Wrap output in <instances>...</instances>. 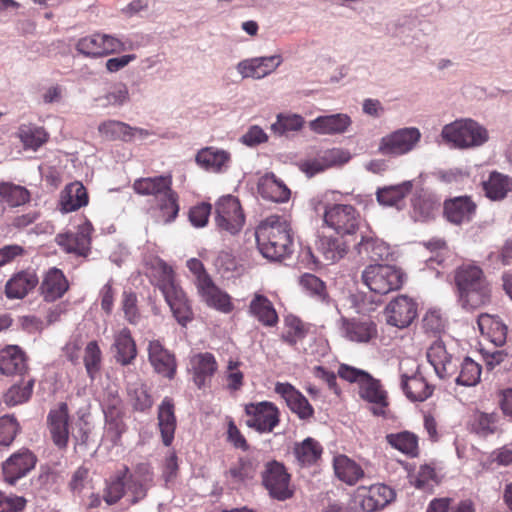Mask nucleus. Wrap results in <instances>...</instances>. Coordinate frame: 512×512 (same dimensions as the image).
Segmentation results:
<instances>
[{
  "instance_id": "obj_1",
  "label": "nucleus",
  "mask_w": 512,
  "mask_h": 512,
  "mask_svg": "<svg viewBox=\"0 0 512 512\" xmlns=\"http://www.w3.org/2000/svg\"><path fill=\"white\" fill-rule=\"evenodd\" d=\"M260 253L272 261H281L293 253L294 237L290 223L282 216L270 215L255 230Z\"/></svg>"
},
{
  "instance_id": "obj_2",
  "label": "nucleus",
  "mask_w": 512,
  "mask_h": 512,
  "mask_svg": "<svg viewBox=\"0 0 512 512\" xmlns=\"http://www.w3.org/2000/svg\"><path fill=\"white\" fill-rule=\"evenodd\" d=\"M455 283L464 309L476 310L490 302L491 289L480 267L463 264L456 270Z\"/></svg>"
},
{
  "instance_id": "obj_3",
  "label": "nucleus",
  "mask_w": 512,
  "mask_h": 512,
  "mask_svg": "<svg viewBox=\"0 0 512 512\" xmlns=\"http://www.w3.org/2000/svg\"><path fill=\"white\" fill-rule=\"evenodd\" d=\"M442 138L460 149L483 145L488 141V131L472 119H460L447 124L441 132Z\"/></svg>"
},
{
  "instance_id": "obj_4",
  "label": "nucleus",
  "mask_w": 512,
  "mask_h": 512,
  "mask_svg": "<svg viewBox=\"0 0 512 512\" xmlns=\"http://www.w3.org/2000/svg\"><path fill=\"white\" fill-rule=\"evenodd\" d=\"M396 493L388 485H361L353 492L347 512H377L395 500Z\"/></svg>"
},
{
  "instance_id": "obj_5",
  "label": "nucleus",
  "mask_w": 512,
  "mask_h": 512,
  "mask_svg": "<svg viewBox=\"0 0 512 512\" xmlns=\"http://www.w3.org/2000/svg\"><path fill=\"white\" fill-rule=\"evenodd\" d=\"M324 223L338 235H354L364 222L360 211L351 204H327L323 215Z\"/></svg>"
},
{
  "instance_id": "obj_6",
  "label": "nucleus",
  "mask_w": 512,
  "mask_h": 512,
  "mask_svg": "<svg viewBox=\"0 0 512 512\" xmlns=\"http://www.w3.org/2000/svg\"><path fill=\"white\" fill-rule=\"evenodd\" d=\"M404 278L405 274L402 270L391 265H369L362 273L363 283L372 292L380 295L400 289L403 286Z\"/></svg>"
},
{
  "instance_id": "obj_7",
  "label": "nucleus",
  "mask_w": 512,
  "mask_h": 512,
  "mask_svg": "<svg viewBox=\"0 0 512 512\" xmlns=\"http://www.w3.org/2000/svg\"><path fill=\"white\" fill-rule=\"evenodd\" d=\"M186 266L195 277V285L201 299L210 307L224 311V294L207 274L203 263L197 258L187 260Z\"/></svg>"
},
{
  "instance_id": "obj_8",
  "label": "nucleus",
  "mask_w": 512,
  "mask_h": 512,
  "mask_svg": "<svg viewBox=\"0 0 512 512\" xmlns=\"http://www.w3.org/2000/svg\"><path fill=\"white\" fill-rule=\"evenodd\" d=\"M290 482L291 475L284 464L273 460L265 465L262 473V483L272 498L279 501L290 499L294 494Z\"/></svg>"
},
{
  "instance_id": "obj_9",
  "label": "nucleus",
  "mask_w": 512,
  "mask_h": 512,
  "mask_svg": "<svg viewBox=\"0 0 512 512\" xmlns=\"http://www.w3.org/2000/svg\"><path fill=\"white\" fill-rule=\"evenodd\" d=\"M130 48V46H127L126 43L120 39L101 33L83 37L76 43V50L80 54L91 58L126 51Z\"/></svg>"
},
{
  "instance_id": "obj_10",
  "label": "nucleus",
  "mask_w": 512,
  "mask_h": 512,
  "mask_svg": "<svg viewBox=\"0 0 512 512\" xmlns=\"http://www.w3.org/2000/svg\"><path fill=\"white\" fill-rule=\"evenodd\" d=\"M420 139L421 133L418 128H401L382 137L378 151L385 156H401L412 151Z\"/></svg>"
},
{
  "instance_id": "obj_11",
  "label": "nucleus",
  "mask_w": 512,
  "mask_h": 512,
  "mask_svg": "<svg viewBox=\"0 0 512 512\" xmlns=\"http://www.w3.org/2000/svg\"><path fill=\"white\" fill-rule=\"evenodd\" d=\"M246 424L260 433H270L280 423L278 407L269 401L245 405Z\"/></svg>"
},
{
  "instance_id": "obj_12",
  "label": "nucleus",
  "mask_w": 512,
  "mask_h": 512,
  "mask_svg": "<svg viewBox=\"0 0 512 512\" xmlns=\"http://www.w3.org/2000/svg\"><path fill=\"white\" fill-rule=\"evenodd\" d=\"M418 315L417 302L407 295H399L391 300L385 308L388 325L404 329L409 327Z\"/></svg>"
},
{
  "instance_id": "obj_13",
  "label": "nucleus",
  "mask_w": 512,
  "mask_h": 512,
  "mask_svg": "<svg viewBox=\"0 0 512 512\" xmlns=\"http://www.w3.org/2000/svg\"><path fill=\"white\" fill-rule=\"evenodd\" d=\"M37 463V457L27 448L19 449L8 457L2 464L4 480L15 485L16 482L25 477Z\"/></svg>"
},
{
  "instance_id": "obj_14",
  "label": "nucleus",
  "mask_w": 512,
  "mask_h": 512,
  "mask_svg": "<svg viewBox=\"0 0 512 512\" xmlns=\"http://www.w3.org/2000/svg\"><path fill=\"white\" fill-rule=\"evenodd\" d=\"M125 486L130 502L136 504L143 500L150 488L154 486V473L148 463H139L125 479Z\"/></svg>"
},
{
  "instance_id": "obj_15",
  "label": "nucleus",
  "mask_w": 512,
  "mask_h": 512,
  "mask_svg": "<svg viewBox=\"0 0 512 512\" xmlns=\"http://www.w3.org/2000/svg\"><path fill=\"white\" fill-rule=\"evenodd\" d=\"M341 332L351 342L368 343L378 335L377 324L370 317H342Z\"/></svg>"
},
{
  "instance_id": "obj_16",
  "label": "nucleus",
  "mask_w": 512,
  "mask_h": 512,
  "mask_svg": "<svg viewBox=\"0 0 512 512\" xmlns=\"http://www.w3.org/2000/svg\"><path fill=\"white\" fill-rule=\"evenodd\" d=\"M92 231L91 223L86 221L78 226L75 233L58 234L55 241L65 252L86 257L90 251Z\"/></svg>"
},
{
  "instance_id": "obj_17",
  "label": "nucleus",
  "mask_w": 512,
  "mask_h": 512,
  "mask_svg": "<svg viewBox=\"0 0 512 512\" xmlns=\"http://www.w3.org/2000/svg\"><path fill=\"white\" fill-rule=\"evenodd\" d=\"M148 360L154 371L169 380L173 379L177 362L173 352L168 350L159 340H152L148 343Z\"/></svg>"
},
{
  "instance_id": "obj_18",
  "label": "nucleus",
  "mask_w": 512,
  "mask_h": 512,
  "mask_svg": "<svg viewBox=\"0 0 512 512\" xmlns=\"http://www.w3.org/2000/svg\"><path fill=\"white\" fill-rule=\"evenodd\" d=\"M47 426L53 443L59 449H65L69 441V412L66 403H60L49 411Z\"/></svg>"
},
{
  "instance_id": "obj_19",
  "label": "nucleus",
  "mask_w": 512,
  "mask_h": 512,
  "mask_svg": "<svg viewBox=\"0 0 512 512\" xmlns=\"http://www.w3.org/2000/svg\"><path fill=\"white\" fill-rule=\"evenodd\" d=\"M427 359L441 379L454 376L458 370V359L447 351L442 341H435L430 345Z\"/></svg>"
},
{
  "instance_id": "obj_20",
  "label": "nucleus",
  "mask_w": 512,
  "mask_h": 512,
  "mask_svg": "<svg viewBox=\"0 0 512 512\" xmlns=\"http://www.w3.org/2000/svg\"><path fill=\"white\" fill-rule=\"evenodd\" d=\"M275 392L300 419L307 420L314 415V409L307 398L290 383H276Z\"/></svg>"
},
{
  "instance_id": "obj_21",
  "label": "nucleus",
  "mask_w": 512,
  "mask_h": 512,
  "mask_svg": "<svg viewBox=\"0 0 512 512\" xmlns=\"http://www.w3.org/2000/svg\"><path fill=\"white\" fill-rule=\"evenodd\" d=\"M477 205L469 196H459L444 202V216L453 224L470 222L476 213Z\"/></svg>"
},
{
  "instance_id": "obj_22",
  "label": "nucleus",
  "mask_w": 512,
  "mask_h": 512,
  "mask_svg": "<svg viewBox=\"0 0 512 512\" xmlns=\"http://www.w3.org/2000/svg\"><path fill=\"white\" fill-rule=\"evenodd\" d=\"M39 283L38 276L32 270H22L13 274L5 284L4 293L10 300L26 297Z\"/></svg>"
},
{
  "instance_id": "obj_23",
  "label": "nucleus",
  "mask_w": 512,
  "mask_h": 512,
  "mask_svg": "<svg viewBox=\"0 0 512 512\" xmlns=\"http://www.w3.org/2000/svg\"><path fill=\"white\" fill-rule=\"evenodd\" d=\"M359 395L362 399L372 403L371 411L376 416H385V408L388 406L386 391L382 388L379 380L374 379L370 374L359 385Z\"/></svg>"
},
{
  "instance_id": "obj_24",
  "label": "nucleus",
  "mask_w": 512,
  "mask_h": 512,
  "mask_svg": "<svg viewBox=\"0 0 512 512\" xmlns=\"http://www.w3.org/2000/svg\"><path fill=\"white\" fill-rule=\"evenodd\" d=\"M279 55L244 60L238 64V71L243 77L260 79L272 73L281 64Z\"/></svg>"
},
{
  "instance_id": "obj_25",
  "label": "nucleus",
  "mask_w": 512,
  "mask_h": 512,
  "mask_svg": "<svg viewBox=\"0 0 512 512\" xmlns=\"http://www.w3.org/2000/svg\"><path fill=\"white\" fill-rule=\"evenodd\" d=\"M26 369V356L19 346L8 345L0 350V373L2 375H22Z\"/></svg>"
},
{
  "instance_id": "obj_26",
  "label": "nucleus",
  "mask_w": 512,
  "mask_h": 512,
  "mask_svg": "<svg viewBox=\"0 0 512 512\" xmlns=\"http://www.w3.org/2000/svg\"><path fill=\"white\" fill-rule=\"evenodd\" d=\"M166 303L169 305L177 322L185 326L193 318V313L184 290L180 285L163 293Z\"/></svg>"
},
{
  "instance_id": "obj_27",
  "label": "nucleus",
  "mask_w": 512,
  "mask_h": 512,
  "mask_svg": "<svg viewBox=\"0 0 512 512\" xmlns=\"http://www.w3.org/2000/svg\"><path fill=\"white\" fill-rule=\"evenodd\" d=\"M68 287V281L63 272L60 269L51 268L45 274L40 290L45 301L53 302L61 298Z\"/></svg>"
},
{
  "instance_id": "obj_28",
  "label": "nucleus",
  "mask_w": 512,
  "mask_h": 512,
  "mask_svg": "<svg viewBox=\"0 0 512 512\" xmlns=\"http://www.w3.org/2000/svg\"><path fill=\"white\" fill-rule=\"evenodd\" d=\"M322 454V445L312 437L296 442L293 447V455L301 468L317 465L321 460Z\"/></svg>"
},
{
  "instance_id": "obj_29",
  "label": "nucleus",
  "mask_w": 512,
  "mask_h": 512,
  "mask_svg": "<svg viewBox=\"0 0 512 512\" xmlns=\"http://www.w3.org/2000/svg\"><path fill=\"white\" fill-rule=\"evenodd\" d=\"M158 427L161 433L162 442L165 446H170L174 440L176 429V417L174 413V403L171 398L165 397L158 407Z\"/></svg>"
},
{
  "instance_id": "obj_30",
  "label": "nucleus",
  "mask_w": 512,
  "mask_h": 512,
  "mask_svg": "<svg viewBox=\"0 0 512 512\" xmlns=\"http://www.w3.org/2000/svg\"><path fill=\"white\" fill-rule=\"evenodd\" d=\"M333 468L336 477L349 486L356 485L365 477L363 468L343 454L334 457Z\"/></svg>"
},
{
  "instance_id": "obj_31",
  "label": "nucleus",
  "mask_w": 512,
  "mask_h": 512,
  "mask_svg": "<svg viewBox=\"0 0 512 512\" xmlns=\"http://www.w3.org/2000/svg\"><path fill=\"white\" fill-rule=\"evenodd\" d=\"M401 389L406 397L413 402H423L433 393V387L420 374L408 376L402 373Z\"/></svg>"
},
{
  "instance_id": "obj_32",
  "label": "nucleus",
  "mask_w": 512,
  "mask_h": 512,
  "mask_svg": "<svg viewBox=\"0 0 512 512\" xmlns=\"http://www.w3.org/2000/svg\"><path fill=\"white\" fill-rule=\"evenodd\" d=\"M412 189L413 182L404 181L397 185L378 188L376 198L380 205L401 209L405 198L411 193Z\"/></svg>"
},
{
  "instance_id": "obj_33",
  "label": "nucleus",
  "mask_w": 512,
  "mask_h": 512,
  "mask_svg": "<svg viewBox=\"0 0 512 512\" xmlns=\"http://www.w3.org/2000/svg\"><path fill=\"white\" fill-rule=\"evenodd\" d=\"M351 123V118L347 114L338 113L317 117L310 122V128L318 134H341Z\"/></svg>"
},
{
  "instance_id": "obj_34",
  "label": "nucleus",
  "mask_w": 512,
  "mask_h": 512,
  "mask_svg": "<svg viewBox=\"0 0 512 512\" xmlns=\"http://www.w3.org/2000/svg\"><path fill=\"white\" fill-rule=\"evenodd\" d=\"M310 329L311 325L309 323L304 322L298 316L288 314L283 320V331L280 335V339L287 345L295 347L306 338Z\"/></svg>"
},
{
  "instance_id": "obj_35",
  "label": "nucleus",
  "mask_w": 512,
  "mask_h": 512,
  "mask_svg": "<svg viewBox=\"0 0 512 512\" xmlns=\"http://www.w3.org/2000/svg\"><path fill=\"white\" fill-rule=\"evenodd\" d=\"M385 440L393 449L408 458H416L420 454L419 437L411 431L389 433L385 436Z\"/></svg>"
},
{
  "instance_id": "obj_36",
  "label": "nucleus",
  "mask_w": 512,
  "mask_h": 512,
  "mask_svg": "<svg viewBox=\"0 0 512 512\" xmlns=\"http://www.w3.org/2000/svg\"><path fill=\"white\" fill-rule=\"evenodd\" d=\"M88 193L81 182H72L65 186L60 196L61 210L68 213L88 204Z\"/></svg>"
},
{
  "instance_id": "obj_37",
  "label": "nucleus",
  "mask_w": 512,
  "mask_h": 512,
  "mask_svg": "<svg viewBox=\"0 0 512 512\" xmlns=\"http://www.w3.org/2000/svg\"><path fill=\"white\" fill-rule=\"evenodd\" d=\"M249 312L265 327H275L278 324V313L273 303L264 295H254L249 305Z\"/></svg>"
},
{
  "instance_id": "obj_38",
  "label": "nucleus",
  "mask_w": 512,
  "mask_h": 512,
  "mask_svg": "<svg viewBox=\"0 0 512 512\" xmlns=\"http://www.w3.org/2000/svg\"><path fill=\"white\" fill-rule=\"evenodd\" d=\"M171 187L172 177L170 175L139 178L133 183V189L137 194L154 196L155 199L163 195L166 191H170Z\"/></svg>"
},
{
  "instance_id": "obj_39",
  "label": "nucleus",
  "mask_w": 512,
  "mask_h": 512,
  "mask_svg": "<svg viewBox=\"0 0 512 512\" xmlns=\"http://www.w3.org/2000/svg\"><path fill=\"white\" fill-rule=\"evenodd\" d=\"M258 193L273 202H286L290 198V190L274 174H266L259 179Z\"/></svg>"
},
{
  "instance_id": "obj_40",
  "label": "nucleus",
  "mask_w": 512,
  "mask_h": 512,
  "mask_svg": "<svg viewBox=\"0 0 512 512\" xmlns=\"http://www.w3.org/2000/svg\"><path fill=\"white\" fill-rule=\"evenodd\" d=\"M189 365L190 371L193 373V380L199 388L205 384L207 378L211 377L217 368L214 356L208 352L193 355Z\"/></svg>"
},
{
  "instance_id": "obj_41",
  "label": "nucleus",
  "mask_w": 512,
  "mask_h": 512,
  "mask_svg": "<svg viewBox=\"0 0 512 512\" xmlns=\"http://www.w3.org/2000/svg\"><path fill=\"white\" fill-rule=\"evenodd\" d=\"M115 358L121 365H129L137 356L135 341L128 328L121 329L114 336Z\"/></svg>"
},
{
  "instance_id": "obj_42",
  "label": "nucleus",
  "mask_w": 512,
  "mask_h": 512,
  "mask_svg": "<svg viewBox=\"0 0 512 512\" xmlns=\"http://www.w3.org/2000/svg\"><path fill=\"white\" fill-rule=\"evenodd\" d=\"M477 324L482 335L487 336L496 346H501L506 341L507 327L499 318L489 314H481Z\"/></svg>"
},
{
  "instance_id": "obj_43",
  "label": "nucleus",
  "mask_w": 512,
  "mask_h": 512,
  "mask_svg": "<svg viewBox=\"0 0 512 512\" xmlns=\"http://www.w3.org/2000/svg\"><path fill=\"white\" fill-rule=\"evenodd\" d=\"M486 197L493 201L503 200L512 191V178L498 171L490 173L487 181L483 182Z\"/></svg>"
},
{
  "instance_id": "obj_44",
  "label": "nucleus",
  "mask_w": 512,
  "mask_h": 512,
  "mask_svg": "<svg viewBox=\"0 0 512 512\" xmlns=\"http://www.w3.org/2000/svg\"><path fill=\"white\" fill-rule=\"evenodd\" d=\"M150 277L151 283L155 285L162 294L179 285L175 279V273L172 267L159 258L155 259L153 262Z\"/></svg>"
},
{
  "instance_id": "obj_45",
  "label": "nucleus",
  "mask_w": 512,
  "mask_h": 512,
  "mask_svg": "<svg viewBox=\"0 0 512 512\" xmlns=\"http://www.w3.org/2000/svg\"><path fill=\"white\" fill-rule=\"evenodd\" d=\"M246 216L238 197L226 195V232L239 233L245 224Z\"/></svg>"
},
{
  "instance_id": "obj_46",
  "label": "nucleus",
  "mask_w": 512,
  "mask_h": 512,
  "mask_svg": "<svg viewBox=\"0 0 512 512\" xmlns=\"http://www.w3.org/2000/svg\"><path fill=\"white\" fill-rule=\"evenodd\" d=\"M155 200L159 220L164 224L173 222L180 210L177 193L171 187L170 191H166Z\"/></svg>"
},
{
  "instance_id": "obj_47",
  "label": "nucleus",
  "mask_w": 512,
  "mask_h": 512,
  "mask_svg": "<svg viewBox=\"0 0 512 512\" xmlns=\"http://www.w3.org/2000/svg\"><path fill=\"white\" fill-rule=\"evenodd\" d=\"M498 416L496 413L475 411L469 420L470 430L480 437H487L497 432Z\"/></svg>"
},
{
  "instance_id": "obj_48",
  "label": "nucleus",
  "mask_w": 512,
  "mask_h": 512,
  "mask_svg": "<svg viewBox=\"0 0 512 512\" xmlns=\"http://www.w3.org/2000/svg\"><path fill=\"white\" fill-rule=\"evenodd\" d=\"M18 136L25 149L37 150L48 139L43 127L34 124H23L18 129Z\"/></svg>"
},
{
  "instance_id": "obj_49",
  "label": "nucleus",
  "mask_w": 512,
  "mask_h": 512,
  "mask_svg": "<svg viewBox=\"0 0 512 512\" xmlns=\"http://www.w3.org/2000/svg\"><path fill=\"white\" fill-rule=\"evenodd\" d=\"M317 251L326 262H336L347 252L346 245L332 236H322L317 241Z\"/></svg>"
},
{
  "instance_id": "obj_50",
  "label": "nucleus",
  "mask_w": 512,
  "mask_h": 512,
  "mask_svg": "<svg viewBox=\"0 0 512 512\" xmlns=\"http://www.w3.org/2000/svg\"><path fill=\"white\" fill-rule=\"evenodd\" d=\"M129 101V91L125 84L112 85L103 95L95 98V102L102 108L121 107Z\"/></svg>"
},
{
  "instance_id": "obj_51",
  "label": "nucleus",
  "mask_w": 512,
  "mask_h": 512,
  "mask_svg": "<svg viewBox=\"0 0 512 512\" xmlns=\"http://www.w3.org/2000/svg\"><path fill=\"white\" fill-rule=\"evenodd\" d=\"M128 473L129 468L124 466L113 479L106 483L103 491V500L107 505L116 504L123 497L126 489L125 479Z\"/></svg>"
},
{
  "instance_id": "obj_52",
  "label": "nucleus",
  "mask_w": 512,
  "mask_h": 512,
  "mask_svg": "<svg viewBox=\"0 0 512 512\" xmlns=\"http://www.w3.org/2000/svg\"><path fill=\"white\" fill-rule=\"evenodd\" d=\"M124 415L104 416L105 426L102 441H107L112 447L122 444V435L127 431V425L123 419Z\"/></svg>"
},
{
  "instance_id": "obj_53",
  "label": "nucleus",
  "mask_w": 512,
  "mask_h": 512,
  "mask_svg": "<svg viewBox=\"0 0 512 512\" xmlns=\"http://www.w3.org/2000/svg\"><path fill=\"white\" fill-rule=\"evenodd\" d=\"M127 394L130 403L136 411H146L153 405L152 397L148 393L146 385L141 381L129 383L127 385Z\"/></svg>"
},
{
  "instance_id": "obj_54",
  "label": "nucleus",
  "mask_w": 512,
  "mask_h": 512,
  "mask_svg": "<svg viewBox=\"0 0 512 512\" xmlns=\"http://www.w3.org/2000/svg\"><path fill=\"white\" fill-rule=\"evenodd\" d=\"M131 126L119 120H106L99 124L98 132L101 137L106 140H121L129 142V134Z\"/></svg>"
},
{
  "instance_id": "obj_55",
  "label": "nucleus",
  "mask_w": 512,
  "mask_h": 512,
  "mask_svg": "<svg viewBox=\"0 0 512 512\" xmlns=\"http://www.w3.org/2000/svg\"><path fill=\"white\" fill-rule=\"evenodd\" d=\"M359 253H365L371 260H384L389 255V247L380 239L373 236H362L358 243Z\"/></svg>"
},
{
  "instance_id": "obj_56",
  "label": "nucleus",
  "mask_w": 512,
  "mask_h": 512,
  "mask_svg": "<svg viewBox=\"0 0 512 512\" xmlns=\"http://www.w3.org/2000/svg\"><path fill=\"white\" fill-rule=\"evenodd\" d=\"M196 162L209 172H219L224 165V151L213 147L203 148L197 153Z\"/></svg>"
},
{
  "instance_id": "obj_57",
  "label": "nucleus",
  "mask_w": 512,
  "mask_h": 512,
  "mask_svg": "<svg viewBox=\"0 0 512 512\" xmlns=\"http://www.w3.org/2000/svg\"><path fill=\"white\" fill-rule=\"evenodd\" d=\"M259 462L252 456L240 457L238 462L230 468V475L236 482H244L255 477Z\"/></svg>"
},
{
  "instance_id": "obj_58",
  "label": "nucleus",
  "mask_w": 512,
  "mask_h": 512,
  "mask_svg": "<svg viewBox=\"0 0 512 512\" xmlns=\"http://www.w3.org/2000/svg\"><path fill=\"white\" fill-rule=\"evenodd\" d=\"M0 197L4 204L7 203L11 207H16L28 202L30 194L22 186L12 183H0Z\"/></svg>"
},
{
  "instance_id": "obj_59",
  "label": "nucleus",
  "mask_w": 512,
  "mask_h": 512,
  "mask_svg": "<svg viewBox=\"0 0 512 512\" xmlns=\"http://www.w3.org/2000/svg\"><path fill=\"white\" fill-rule=\"evenodd\" d=\"M34 379L12 385L4 395V401L8 406H16L28 401L32 395Z\"/></svg>"
},
{
  "instance_id": "obj_60",
  "label": "nucleus",
  "mask_w": 512,
  "mask_h": 512,
  "mask_svg": "<svg viewBox=\"0 0 512 512\" xmlns=\"http://www.w3.org/2000/svg\"><path fill=\"white\" fill-rule=\"evenodd\" d=\"M102 353L96 341H90L85 347L84 365L87 375L94 380L101 369Z\"/></svg>"
},
{
  "instance_id": "obj_61",
  "label": "nucleus",
  "mask_w": 512,
  "mask_h": 512,
  "mask_svg": "<svg viewBox=\"0 0 512 512\" xmlns=\"http://www.w3.org/2000/svg\"><path fill=\"white\" fill-rule=\"evenodd\" d=\"M480 376L481 367L479 364L466 357L461 363V369L456 381L463 386H474L479 382Z\"/></svg>"
},
{
  "instance_id": "obj_62",
  "label": "nucleus",
  "mask_w": 512,
  "mask_h": 512,
  "mask_svg": "<svg viewBox=\"0 0 512 512\" xmlns=\"http://www.w3.org/2000/svg\"><path fill=\"white\" fill-rule=\"evenodd\" d=\"M20 429V424L14 415L6 414L0 417V446L9 447Z\"/></svg>"
},
{
  "instance_id": "obj_63",
  "label": "nucleus",
  "mask_w": 512,
  "mask_h": 512,
  "mask_svg": "<svg viewBox=\"0 0 512 512\" xmlns=\"http://www.w3.org/2000/svg\"><path fill=\"white\" fill-rule=\"evenodd\" d=\"M422 328L428 335H440L445 329V319L441 312L436 309L428 310L422 319Z\"/></svg>"
},
{
  "instance_id": "obj_64",
  "label": "nucleus",
  "mask_w": 512,
  "mask_h": 512,
  "mask_svg": "<svg viewBox=\"0 0 512 512\" xmlns=\"http://www.w3.org/2000/svg\"><path fill=\"white\" fill-rule=\"evenodd\" d=\"M137 302V296L135 293L129 291L123 292L122 310L125 319L132 325H137L141 320Z\"/></svg>"
}]
</instances>
